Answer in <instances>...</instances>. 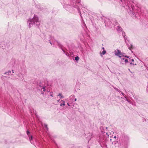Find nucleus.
<instances>
[{"label":"nucleus","instance_id":"nucleus-37","mask_svg":"<svg viewBox=\"0 0 148 148\" xmlns=\"http://www.w3.org/2000/svg\"><path fill=\"white\" fill-rule=\"evenodd\" d=\"M42 93V94H43V93Z\"/></svg>","mask_w":148,"mask_h":148},{"label":"nucleus","instance_id":"nucleus-7","mask_svg":"<svg viewBox=\"0 0 148 148\" xmlns=\"http://www.w3.org/2000/svg\"><path fill=\"white\" fill-rule=\"evenodd\" d=\"M117 29L118 31H122L121 28L119 26H118L117 27Z\"/></svg>","mask_w":148,"mask_h":148},{"label":"nucleus","instance_id":"nucleus-30","mask_svg":"<svg viewBox=\"0 0 148 148\" xmlns=\"http://www.w3.org/2000/svg\"><path fill=\"white\" fill-rule=\"evenodd\" d=\"M76 100H77L76 99H75V101H76Z\"/></svg>","mask_w":148,"mask_h":148},{"label":"nucleus","instance_id":"nucleus-4","mask_svg":"<svg viewBox=\"0 0 148 148\" xmlns=\"http://www.w3.org/2000/svg\"><path fill=\"white\" fill-rule=\"evenodd\" d=\"M116 138V136H115L113 138L110 139V140L112 142V144L115 145L117 141L115 140Z\"/></svg>","mask_w":148,"mask_h":148},{"label":"nucleus","instance_id":"nucleus-11","mask_svg":"<svg viewBox=\"0 0 148 148\" xmlns=\"http://www.w3.org/2000/svg\"><path fill=\"white\" fill-rule=\"evenodd\" d=\"M61 101H63V103L61 104L60 105V106H64L65 105V103H65V102L64 101H63L62 100Z\"/></svg>","mask_w":148,"mask_h":148},{"label":"nucleus","instance_id":"nucleus-9","mask_svg":"<svg viewBox=\"0 0 148 148\" xmlns=\"http://www.w3.org/2000/svg\"><path fill=\"white\" fill-rule=\"evenodd\" d=\"M60 96V99L64 97L62 95V94L60 93L59 94V95H57V96Z\"/></svg>","mask_w":148,"mask_h":148},{"label":"nucleus","instance_id":"nucleus-12","mask_svg":"<svg viewBox=\"0 0 148 148\" xmlns=\"http://www.w3.org/2000/svg\"><path fill=\"white\" fill-rule=\"evenodd\" d=\"M44 126H45V127L46 128V129H47V130H48V128L47 127V124H44Z\"/></svg>","mask_w":148,"mask_h":148},{"label":"nucleus","instance_id":"nucleus-34","mask_svg":"<svg viewBox=\"0 0 148 148\" xmlns=\"http://www.w3.org/2000/svg\"><path fill=\"white\" fill-rule=\"evenodd\" d=\"M51 97H52V95H51Z\"/></svg>","mask_w":148,"mask_h":148},{"label":"nucleus","instance_id":"nucleus-33","mask_svg":"<svg viewBox=\"0 0 148 148\" xmlns=\"http://www.w3.org/2000/svg\"><path fill=\"white\" fill-rule=\"evenodd\" d=\"M122 59L123 60H125V59H124V58H122Z\"/></svg>","mask_w":148,"mask_h":148},{"label":"nucleus","instance_id":"nucleus-22","mask_svg":"<svg viewBox=\"0 0 148 148\" xmlns=\"http://www.w3.org/2000/svg\"><path fill=\"white\" fill-rule=\"evenodd\" d=\"M132 48V45H131L130 47H129L128 48L130 50H131V49Z\"/></svg>","mask_w":148,"mask_h":148},{"label":"nucleus","instance_id":"nucleus-10","mask_svg":"<svg viewBox=\"0 0 148 148\" xmlns=\"http://www.w3.org/2000/svg\"><path fill=\"white\" fill-rule=\"evenodd\" d=\"M125 33L124 32H122V35L124 37V39L125 40V42H126V38L125 36Z\"/></svg>","mask_w":148,"mask_h":148},{"label":"nucleus","instance_id":"nucleus-27","mask_svg":"<svg viewBox=\"0 0 148 148\" xmlns=\"http://www.w3.org/2000/svg\"><path fill=\"white\" fill-rule=\"evenodd\" d=\"M49 42H50V44H51V45H52V42H51L50 41Z\"/></svg>","mask_w":148,"mask_h":148},{"label":"nucleus","instance_id":"nucleus-2","mask_svg":"<svg viewBox=\"0 0 148 148\" xmlns=\"http://www.w3.org/2000/svg\"><path fill=\"white\" fill-rule=\"evenodd\" d=\"M27 23L29 24V28L31 27L32 25L36 24V25L38 26L40 25L38 21V19L37 16L34 15V17L32 19H30L27 21Z\"/></svg>","mask_w":148,"mask_h":148},{"label":"nucleus","instance_id":"nucleus-20","mask_svg":"<svg viewBox=\"0 0 148 148\" xmlns=\"http://www.w3.org/2000/svg\"><path fill=\"white\" fill-rule=\"evenodd\" d=\"M27 135H28V136H29V134H30V132L28 131H27Z\"/></svg>","mask_w":148,"mask_h":148},{"label":"nucleus","instance_id":"nucleus-25","mask_svg":"<svg viewBox=\"0 0 148 148\" xmlns=\"http://www.w3.org/2000/svg\"><path fill=\"white\" fill-rule=\"evenodd\" d=\"M12 73H14V71L13 70H12Z\"/></svg>","mask_w":148,"mask_h":148},{"label":"nucleus","instance_id":"nucleus-1","mask_svg":"<svg viewBox=\"0 0 148 148\" xmlns=\"http://www.w3.org/2000/svg\"><path fill=\"white\" fill-rule=\"evenodd\" d=\"M130 1L133 3V0H121L120 3L122 4L124 8H125L127 9H129L130 10V14L132 13L133 15H134L135 14V7L132 4L131 5Z\"/></svg>","mask_w":148,"mask_h":148},{"label":"nucleus","instance_id":"nucleus-13","mask_svg":"<svg viewBox=\"0 0 148 148\" xmlns=\"http://www.w3.org/2000/svg\"><path fill=\"white\" fill-rule=\"evenodd\" d=\"M106 51L105 50H103V51L102 53H101V54H102L103 55H104L106 54Z\"/></svg>","mask_w":148,"mask_h":148},{"label":"nucleus","instance_id":"nucleus-14","mask_svg":"<svg viewBox=\"0 0 148 148\" xmlns=\"http://www.w3.org/2000/svg\"><path fill=\"white\" fill-rule=\"evenodd\" d=\"M79 59V58L78 56H76L75 57V60L76 61L78 60Z\"/></svg>","mask_w":148,"mask_h":148},{"label":"nucleus","instance_id":"nucleus-31","mask_svg":"<svg viewBox=\"0 0 148 148\" xmlns=\"http://www.w3.org/2000/svg\"><path fill=\"white\" fill-rule=\"evenodd\" d=\"M67 105H68V106H70V105H69V103H67Z\"/></svg>","mask_w":148,"mask_h":148},{"label":"nucleus","instance_id":"nucleus-18","mask_svg":"<svg viewBox=\"0 0 148 148\" xmlns=\"http://www.w3.org/2000/svg\"><path fill=\"white\" fill-rule=\"evenodd\" d=\"M33 136H31L29 138L30 140H31L32 139Z\"/></svg>","mask_w":148,"mask_h":148},{"label":"nucleus","instance_id":"nucleus-8","mask_svg":"<svg viewBox=\"0 0 148 148\" xmlns=\"http://www.w3.org/2000/svg\"><path fill=\"white\" fill-rule=\"evenodd\" d=\"M11 73V71H8L5 72V74L7 75H10Z\"/></svg>","mask_w":148,"mask_h":148},{"label":"nucleus","instance_id":"nucleus-3","mask_svg":"<svg viewBox=\"0 0 148 148\" xmlns=\"http://www.w3.org/2000/svg\"><path fill=\"white\" fill-rule=\"evenodd\" d=\"M114 53L116 56H118L120 58L123 56V54L121 53V51L118 49L115 50Z\"/></svg>","mask_w":148,"mask_h":148},{"label":"nucleus","instance_id":"nucleus-19","mask_svg":"<svg viewBox=\"0 0 148 148\" xmlns=\"http://www.w3.org/2000/svg\"><path fill=\"white\" fill-rule=\"evenodd\" d=\"M121 94H122V95L124 96V97H125V96H126L122 92H121Z\"/></svg>","mask_w":148,"mask_h":148},{"label":"nucleus","instance_id":"nucleus-21","mask_svg":"<svg viewBox=\"0 0 148 148\" xmlns=\"http://www.w3.org/2000/svg\"><path fill=\"white\" fill-rule=\"evenodd\" d=\"M130 64H133V65H136V64H134V63H132V62H130Z\"/></svg>","mask_w":148,"mask_h":148},{"label":"nucleus","instance_id":"nucleus-17","mask_svg":"<svg viewBox=\"0 0 148 148\" xmlns=\"http://www.w3.org/2000/svg\"><path fill=\"white\" fill-rule=\"evenodd\" d=\"M125 100L126 101H128V102H129V100L127 99V98H126V96H125Z\"/></svg>","mask_w":148,"mask_h":148},{"label":"nucleus","instance_id":"nucleus-15","mask_svg":"<svg viewBox=\"0 0 148 148\" xmlns=\"http://www.w3.org/2000/svg\"><path fill=\"white\" fill-rule=\"evenodd\" d=\"M43 89V91L45 92V86H43V87L42 88H41V89Z\"/></svg>","mask_w":148,"mask_h":148},{"label":"nucleus","instance_id":"nucleus-29","mask_svg":"<svg viewBox=\"0 0 148 148\" xmlns=\"http://www.w3.org/2000/svg\"><path fill=\"white\" fill-rule=\"evenodd\" d=\"M102 49H103V50H104V48L103 47H102Z\"/></svg>","mask_w":148,"mask_h":148},{"label":"nucleus","instance_id":"nucleus-23","mask_svg":"<svg viewBox=\"0 0 148 148\" xmlns=\"http://www.w3.org/2000/svg\"><path fill=\"white\" fill-rule=\"evenodd\" d=\"M128 62H131V60H130V58H129V59L128 60Z\"/></svg>","mask_w":148,"mask_h":148},{"label":"nucleus","instance_id":"nucleus-32","mask_svg":"<svg viewBox=\"0 0 148 148\" xmlns=\"http://www.w3.org/2000/svg\"><path fill=\"white\" fill-rule=\"evenodd\" d=\"M60 99H59V100H58V102H59V101H60Z\"/></svg>","mask_w":148,"mask_h":148},{"label":"nucleus","instance_id":"nucleus-5","mask_svg":"<svg viewBox=\"0 0 148 148\" xmlns=\"http://www.w3.org/2000/svg\"><path fill=\"white\" fill-rule=\"evenodd\" d=\"M37 85L40 87L43 86V84L40 82H37Z\"/></svg>","mask_w":148,"mask_h":148},{"label":"nucleus","instance_id":"nucleus-35","mask_svg":"<svg viewBox=\"0 0 148 148\" xmlns=\"http://www.w3.org/2000/svg\"><path fill=\"white\" fill-rule=\"evenodd\" d=\"M19 75H18V76L19 77Z\"/></svg>","mask_w":148,"mask_h":148},{"label":"nucleus","instance_id":"nucleus-28","mask_svg":"<svg viewBox=\"0 0 148 148\" xmlns=\"http://www.w3.org/2000/svg\"><path fill=\"white\" fill-rule=\"evenodd\" d=\"M128 70L131 73H132V72L130 71V69H128Z\"/></svg>","mask_w":148,"mask_h":148},{"label":"nucleus","instance_id":"nucleus-26","mask_svg":"<svg viewBox=\"0 0 148 148\" xmlns=\"http://www.w3.org/2000/svg\"><path fill=\"white\" fill-rule=\"evenodd\" d=\"M125 57H127V58H129V56H125Z\"/></svg>","mask_w":148,"mask_h":148},{"label":"nucleus","instance_id":"nucleus-16","mask_svg":"<svg viewBox=\"0 0 148 148\" xmlns=\"http://www.w3.org/2000/svg\"><path fill=\"white\" fill-rule=\"evenodd\" d=\"M128 62V60L127 59H125V63L127 62Z\"/></svg>","mask_w":148,"mask_h":148},{"label":"nucleus","instance_id":"nucleus-24","mask_svg":"<svg viewBox=\"0 0 148 148\" xmlns=\"http://www.w3.org/2000/svg\"><path fill=\"white\" fill-rule=\"evenodd\" d=\"M134 60L133 59H132L131 60V61H132V62H134Z\"/></svg>","mask_w":148,"mask_h":148},{"label":"nucleus","instance_id":"nucleus-36","mask_svg":"<svg viewBox=\"0 0 148 148\" xmlns=\"http://www.w3.org/2000/svg\"><path fill=\"white\" fill-rule=\"evenodd\" d=\"M19 75H18V76L19 77Z\"/></svg>","mask_w":148,"mask_h":148},{"label":"nucleus","instance_id":"nucleus-6","mask_svg":"<svg viewBox=\"0 0 148 148\" xmlns=\"http://www.w3.org/2000/svg\"><path fill=\"white\" fill-rule=\"evenodd\" d=\"M58 45L59 46V47L63 51L64 53H65L64 50L62 49V46L58 42Z\"/></svg>","mask_w":148,"mask_h":148}]
</instances>
